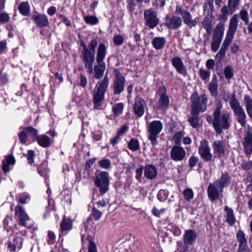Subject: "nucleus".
I'll list each match as a JSON object with an SVG mask.
<instances>
[{
    "mask_svg": "<svg viewBox=\"0 0 252 252\" xmlns=\"http://www.w3.org/2000/svg\"><path fill=\"white\" fill-rule=\"evenodd\" d=\"M212 147L214 150V153L218 155V157L220 158L224 156L225 153V144L221 140L215 141Z\"/></svg>",
    "mask_w": 252,
    "mask_h": 252,
    "instance_id": "nucleus-23",
    "label": "nucleus"
},
{
    "mask_svg": "<svg viewBox=\"0 0 252 252\" xmlns=\"http://www.w3.org/2000/svg\"><path fill=\"white\" fill-rule=\"evenodd\" d=\"M145 106L146 102L143 98L139 97L135 98L133 111L137 117L140 118L143 115Z\"/></svg>",
    "mask_w": 252,
    "mask_h": 252,
    "instance_id": "nucleus-18",
    "label": "nucleus"
},
{
    "mask_svg": "<svg viewBox=\"0 0 252 252\" xmlns=\"http://www.w3.org/2000/svg\"><path fill=\"white\" fill-rule=\"evenodd\" d=\"M165 42L166 40L164 37H156L153 39L152 44L156 50H161L164 47Z\"/></svg>",
    "mask_w": 252,
    "mask_h": 252,
    "instance_id": "nucleus-34",
    "label": "nucleus"
},
{
    "mask_svg": "<svg viewBox=\"0 0 252 252\" xmlns=\"http://www.w3.org/2000/svg\"><path fill=\"white\" fill-rule=\"evenodd\" d=\"M172 65L176 69V71L183 76L187 75V70L182 59L179 57H174L171 60Z\"/></svg>",
    "mask_w": 252,
    "mask_h": 252,
    "instance_id": "nucleus-19",
    "label": "nucleus"
},
{
    "mask_svg": "<svg viewBox=\"0 0 252 252\" xmlns=\"http://www.w3.org/2000/svg\"><path fill=\"white\" fill-rule=\"evenodd\" d=\"M231 177L227 172L222 173L220 177L215 182L220 188L223 190L224 188L227 187L230 183Z\"/></svg>",
    "mask_w": 252,
    "mask_h": 252,
    "instance_id": "nucleus-26",
    "label": "nucleus"
},
{
    "mask_svg": "<svg viewBox=\"0 0 252 252\" xmlns=\"http://www.w3.org/2000/svg\"><path fill=\"white\" fill-rule=\"evenodd\" d=\"M107 53L106 47L104 43H100L96 52V61L97 63H104L103 60Z\"/></svg>",
    "mask_w": 252,
    "mask_h": 252,
    "instance_id": "nucleus-27",
    "label": "nucleus"
},
{
    "mask_svg": "<svg viewBox=\"0 0 252 252\" xmlns=\"http://www.w3.org/2000/svg\"><path fill=\"white\" fill-rule=\"evenodd\" d=\"M28 135L30 136L33 141H35L37 138L38 131L32 126H28L24 128Z\"/></svg>",
    "mask_w": 252,
    "mask_h": 252,
    "instance_id": "nucleus-40",
    "label": "nucleus"
},
{
    "mask_svg": "<svg viewBox=\"0 0 252 252\" xmlns=\"http://www.w3.org/2000/svg\"><path fill=\"white\" fill-rule=\"evenodd\" d=\"M145 25L150 29L156 27L159 23L157 14L152 9L145 10L144 13Z\"/></svg>",
    "mask_w": 252,
    "mask_h": 252,
    "instance_id": "nucleus-10",
    "label": "nucleus"
},
{
    "mask_svg": "<svg viewBox=\"0 0 252 252\" xmlns=\"http://www.w3.org/2000/svg\"><path fill=\"white\" fill-rule=\"evenodd\" d=\"M144 176L149 180H153L156 178L158 171L156 167L152 164L146 165L144 167Z\"/></svg>",
    "mask_w": 252,
    "mask_h": 252,
    "instance_id": "nucleus-25",
    "label": "nucleus"
},
{
    "mask_svg": "<svg viewBox=\"0 0 252 252\" xmlns=\"http://www.w3.org/2000/svg\"><path fill=\"white\" fill-rule=\"evenodd\" d=\"M32 19L37 28L47 27L49 25L47 17L44 14L37 13L32 16Z\"/></svg>",
    "mask_w": 252,
    "mask_h": 252,
    "instance_id": "nucleus-20",
    "label": "nucleus"
},
{
    "mask_svg": "<svg viewBox=\"0 0 252 252\" xmlns=\"http://www.w3.org/2000/svg\"><path fill=\"white\" fill-rule=\"evenodd\" d=\"M223 190L215 183H210L207 188V193L209 198L214 201L219 198L220 194H222Z\"/></svg>",
    "mask_w": 252,
    "mask_h": 252,
    "instance_id": "nucleus-15",
    "label": "nucleus"
},
{
    "mask_svg": "<svg viewBox=\"0 0 252 252\" xmlns=\"http://www.w3.org/2000/svg\"><path fill=\"white\" fill-rule=\"evenodd\" d=\"M224 73L225 78L227 79H230L233 76L232 69L229 66H226L224 68Z\"/></svg>",
    "mask_w": 252,
    "mask_h": 252,
    "instance_id": "nucleus-58",
    "label": "nucleus"
},
{
    "mask_svg": "<svg viewBox=\"0 0 252 252\" xmlns=\"http://www.w3.org/2000/svg\"><path fill=\"white\" fill-rule=\"evenodd\" d=\"M240 0H228V5L235 12L240 4Z\"/></svg>",
    "mask_w": 252,
    "mask_h": 252,
    "instance_id": "nucleus-53",
    "label": "nucleus"
},
{
    "mask_svg": "<svg viewBox=\"0 0 252 252\" xmlns=\"http://www.w3.org/2000/svg\"><path fill=\"white\" fill-rule=\"evenodd\" d=\"M244 151L247 157L252 154V127L248 126L243 142Z\"/></svg>",
    "mask_w": 252,
    "mask_h": 252,
    "instance_id": "nucleus-13",
    "label": "nucleus"
},
{
    "mask_svg": "<svg viewBox=\"0 0 252 252\" xmlns=\"http://www.w3.org/2000/svg\"><path fill=\"white\" fill-rule=\"evenodd\" d=\"M191 110L196 112H204L207 109L208 97L205 94L199 95L197 93L193 94L190 97Z\"/></svg>",
    "mask_w": 252,
    "mask_h": 252,
    "instance_id": "nucleus-4",
    "label": "nucleus"
},
{
    "mask_svg": "<svg viewBox=\"0 0 252 252\" xmlns=\"http://www.w3.org/2000/svg\"><path fill=\"white\" fill-rule=\"evenodd\" d=\"M204 10L208 11V13L212 14L214 10L213 0H207L204 6Z\"/></svg>",
    "mask_w": 252,
    "mask_h": 252,
    "instance_id": "nucleus-43",
    "label": "nucleus"
},
{
    "mask_svg": "<svg viewBox=\"0 0 252 252\" xmlns=\"http://www.w3.org/2000/svg\"><path fill=\"white\" fill-rule=\"evenodd\" d=\"M124 105L123 103H115L112 106V111L115 116L118 117L120 115L124 110Z\"/></svg>",
    "mask_w": 252,
    "mask_h": 252,
    "instance_id": "nucleus-41",
    "label": "nucleus"
},
{
    "mask_svg": "<svg viewBox=\"0 0 252 252\" xmlns=\"http://www.w3.org/2000/svg\"><path fill=\"white\" fill-rule=\"evenodd\" d=\"M19 139L22 144H25L28 141V135L24 129L18 134Z\"/></svg>",
    "mask_w": 252,
    "mask_h": 252,
    "instance_id": "nucleus-54",
    "label": "nucleus"
},
{
    "mask_svg": "<svg viewBox=\"0 0 252 252\" xmlns=\"http://www.w3.org/2000/svg\"><path fill=\"white\" fill-rule=\"evenodd\" d=\"M222 107L221 101H218L215 104L213 113V126L216 133L219 135L222 133L223 129H228L231 126L230 113L226 111H222Z\"/></svg>",
    "mask_w": 252,
    "mask_h": 252,
    "instance_id": "nucleus-1",
    "label": "nucleus"
},
{
    "mask_svg": "<svg viewBox=\"0 0 252 252\" xmlns=\"http://www.w3.org/2000/svg\"><path fill=\"white\" fill-rule=\"evenodd\" d=\"M15 215L18 219V223L23 226L30 227L28 222L30 220V218L26 212L25 209L20 205H17L15 208Z\"/></svg>",
    "mask_w": 252,
    "mask_h": 252,
    "instance_id": "nucleus-11",
    "label": "nucleus"
},
{
    "mask_svg": "<svg viewBox=\"0 0 252 252\" xmlns=\"http://www.w3.org/2000/svg\"><path fill=\"white\" fill-rule=\"evenodd\" d=\"M22 246L21 239L20 238H16L13 239L12 241H9L8 242L7 248L10 252L19 251Z\"/></svg>",
    "mask_w": 252,
    "mask_h": 252,
    "instance_id": "nucleus-33",
    "label": "nucleus"
},
{
    "mask_svg": "<svg viewBox=\"0 0 252 252\" xmlns=\"http://www.w3.org/2000/svg\"><path fill=\"white\" fill-rule=\"evenodd\" d=\"M126 3L127 9L131 13H132L134 11L136 5L135 0H126Z\"/></svg>",
    "mask_w": 252,
    "mask_h": 252,
    "instance_id": "nucleus-55",
    "label": "nucleus"
},
{
    "mask_svg": "<svg viewBox=\"0 0 252 252\" xmlns=\"http://www.w3.org/2000/svg\"><path fill=\"white\" fill-rule=\"evenodd\" d=\"M175 13L181 15L184 24L190 28L196 26L199 21L198 17H196L194 19H192L191 14L190 12L182 8L179 5H177L176 6Z\"/></svg>",
    "mask_w": 252,
    "mask_h": 252,
    "instance_id": "nucleus-9",
    "label": "nucleus"
},
{
    "mask_svg": "<svg viewBox=\"0 0 252 252\" xmlns=\"http://www.w3.org/2000/svg\"><path fill=\"white\" fill-rule=\"evenodd\" d=\"M72 222L69 219L64 218L60 224L61 230L62 232L68 231L71 229Z\"/></svg>",
    "mask_w": 252,
    "mask_h": 252,
    "instance_id": "nucleus-35",
    "label": "nucleus"
},
{
    "mask_svg": "<svg viewBox=\"0 0 252 252\" xmlns=\"http://www.w3.org/2000/svg\"><path fill=\"white\" fill-rule=\"evenodd\" d=\"M220 12L221 13L226 14L227 15L229 14H232L234 12L232 9H231L228 5H223L220 9Z\"/></svg>",
    "mask_w": 252,
    "mask_h": 252,
    "instance_id": "nucleus-63",
    "label": "nucleus"
},
{
    "mask_svg": "<svg viewBox=\"0 0 252 252\" xmlns=\"http://www.w3.org/2000/svg\"><path fill=\"white\" fill-rule=\"evenodd\" d=\"M208 89L212 96H216L218 95V83L216 79H213L209 84Z\"/></svg>",
    "mask_w": 252,
    "mask_h": 252,
    "instance_id": "nucleus-39",
    "label": "nucleus"
},
{
    "mask_svg": "<svg viewBox=\"0 0 252 252\" xmlns=\"http://www.w3.org/2000/svg\"><path fill=\"white\" fill-rule=\"evenodd\" d=\"M98 65L94 66V77L95 79H99L101 78L105 70V64L104 63H97Z\"/></svg>",
    "mask_w": 252,
    "mask_h": 252,
    "instance_id": "nucleus-32",
    "label": "nucleus"
},
{
    "mask_svg": "<svg viewBox=\"0 0 252 252\" xmlns=\"http://www.w3.org/2000/svg\"><path fill=\"white\" fill-rule=\"evenodd\" d=\"M102 212L96 208L93 207L92 209V216L94 220L97 221L100 219L102 216Z\"/></svg>",
    "mask_w": 252,
    "mask_h": 252,
    "instance_id": "nucleus-56",
    "label": "nucleus"
},
{
    "mask_svg": "<svg viewBox=\"0 0 252 252\" xmlns=\"http://www.w3.org/2000/svg\"><path fill=\"white\" fill-rule=\"evenodd\" d=\"M236 237L239 243L238 252H246L248 250L249 247L247 245V240L244 232L239 230L237 231Z\"/></svg>",
    "mask_w": 252,
    "mask_h": 252,
    "instance_id": "nucleus-22",
    "label": "nucleus"
},
{
    "mask_svg": "<svg viewBox=\"0 0 252 252\" xmlns=\"http://www.w3.org/2000/svg\"><path fill=\"white\" fill-rule=\"evenodd\" d=\"M200 77L203 80H207L210 76V71L209 70L201 68L199 71Z\"/></svg>",
    "mask_w": 252,
    "mask_h": 252,
    "instance_id": "nucleus-52",
    "label": "nucleus"
},
{
    "mask_svg": "<svg viewBox=\"0 0 252 252\" xmlns=\"http://www.w3.org/2000/svg\"><path fill=\"white\" fill-rule=\"evenodd\" d=\"M168 196V191L166 190L160 189L158 192L157 197L160 201H165Z\"/></svg>",
    "mask_w": 252,
    "mask_h": 252,
    "instance_id": "nucleus-47",
    "label": "nucleus"
},
{
    "mask_svg": "<svg viewBox=\"0 0 252 252\" xmlns=\"http://www.w3.org/2000/svg\"><path fill=\"white\" fill-rule=\"evenodd\" d=\"M87 240L89 242L88 252H96V247L95 244L93 241V238L91 236H88Z\"/></svg>",
    "mask_w": 252,
    "mask_h": 252,
    "instance_id": "nucleus-49",
    "label": "nucleus"
},
{
    "mask_svg": "<svg viewBox=\"0 0 252 252\" xmlns=\"http://www.w3.org/2000/svg\"><path fill=\"white\" fill-rule=\"evenodd\" d=\"M244 102L247 113L252 119V99L249 95H245L244 96Z\"/></svg>",
    "mask_w": 252,
    "mask_h": 252,
    "instance_id": "nucleus-36",
    "label": "nucleus"
},
{
    "mask_svg": "<svg viewBox=\"0 0 252 252\" xmlns=\"http://www.w3.org/2000/svg\"><path fill=\"white\" fill-rule=\"evenodd\" d=\"M229 105L237 121L241 126L245 127L247 126V116L244 109L240 105V103L236 97H235L234 95L232 96L231 100L229 101Z\"/></svg>",
    "mask_w": 252,
    "mask_h": 252,
    "instance_id": "nucleus-3",
    "label": "nucleus"
},
{
    "mask_svg": "<svg viewBox=\"0 0 252 252\" xmlns=\"http://www.w3.org/2000/svg\"><path fill=\"white\" fill-rule=\"evenodd\" d=\"M94 184L98 188L100 195L105 194L109 190L110 184L108 173L101 171L98 174H95Z\"/></svg>",
    "mask_w": 252,
    "mask_h": 252,
    "instance_id": "nucleus-5",
    "label": "nucleus"
},
{
    "mask_svg": "<svg viewBox=\"0 0 252 252\" xmlns=\"http://www.w3.org/2000/svg\"><path fill=\"white\" fill-rule=\"evenodd\" d=\"M30 199L29 194L25 193L20 196L18 201L21 204H26L30 200Z\"/></svg>",
    "mask_w": 252,
    "mask_h": 252,
    "instance_id": "nucleus-61",
    "label": "nucleus"
},
{
    "mask_svg": "<svg viewBox=\"0 0 252 252\" xmlns=\"http://www.w3.org/2000/svg\"><path fill=\"white\" fill-rule=\"evenodd\" d=\"M224 210L226 213L225 222L230 226H233L236 222V219L233 210L232 209L229 208L226 206H225Z\"/></svg>",
    "mask_w": 252,
    "mask_h": 252,
    "instance_id": "nucleus-30",
    "label": "nucleus"
},
{
    "mask_svg": "<svg viewBox=\"0 0 252 252\" xmlns=\"http://www.w3.org/2000/svg\"><path fill=\"white\" fill-rule=\"evenodd\" d=\"M20 13L23 16H29L30 13V7L28 2H22L18 6Z\"/></svg>",
    "mask_w": 252,
    "mask_h": 252,
    "instance_id": "nucleus-37",
    "label": "nucleus"
},
{
    "mask_svg": "<svg viewBox=\"0 0 252 252\" xmlns=\"http://www.w3.org/2000/svg\"><path fill=\"white\" fill-rule=\"evenodd\" d=\"M186 151L183 147L178 145L174 146L170 151V158L174 161H181L186 156Z\"/></svg>",
    "mask_w": 252,
    "mask_h": 252,
    "instance_id": "nucleus-17",
    "label": "nucleus"
},
{
    "mask_svg": "<svg viewBox=\"0 0 252 252\" xmlns=\"http://www.w3.org/2000/svg\"><path fill=\"white\" fill-rule=\"evenodd\" d=\"M10 20L9 15L5 12H2L0 14V23L1 24L7 23Z\"/></svg>",
    "mask_w": 252,
    "mask_h": 252,
    "instance_id": "nucleus-59",
    "label": "nucleus"
},
{
    "mask_svg": "<svg viewBox=\"0 0 252 252\" xmlns=\"http://www.w3.org/2000/svg\"><path fill=\"white\" fill-rule=\"evenodd\" d=\"M183 195L185 199L187 201H189L193 198L194 193L191 189L187 188L184 190Z\"/></svg>",
    "mask_w": 252,
    "mask_h": 252,
    "instance_id": "nucleus-45",
    "label": "nucleus"
},
{
    "mask_svg": "<svg viewBox=\"0 0 252 252\" xmlns=\"http://www.w3.org/2000/svg\"><path fill=\"white\" fill-rule=\"evenodd\" d=\"M84 20L87 24L91 25H95L98 22V18L95 16H86Z\"/></svg>",
    "mask_w": 252,
    "mask_h": 252,
    "instance_id": "nucleus-50",
    "label": "nucleus"
},
{
    "mask_svg": "<svg viewBox=\"0 0 252 252\" xmlns=\"http://www.w3.org/2000/svg\"><path fill=\"white\" fill-rule=\"evenodd\" d=\"M183 240L185 243L183 247V252L188 251V247L187 245H191L195 242L197 234L195 230L192 229H188L185 231L183 236Z\"/></svg>",
    "mask_w": 252,
    "mask_h": 252,
    "instance_id": "nucleus-16",
    "label": "nucleus"
},
{
    "mask_svg": "<svg viewBox=\"0 0 252 252\" xmlns=\"http://www.w3.org/2000/svg\"><path fill=\"white\" fill-rule=\"evenodd\" d=\"M239 16L240 18L244 22L246 25L249 24V16L248 12L246 9H242L239 12Z\"/></svg>",
    "mask_w": 252,
    "mask_h": 252,
    "instance_id": "nucleus-48",
    "label": "nucleus"
},
{
    "mask_svg": "<svg viewBox=\"0 0 252 252\" xmlns=\"http://www.w3.org/2000/svg\"><path fill=\"white\" fill-rule=\"evenodd\" d=\"M99 166L105 169H108L111 166L110 160L108 159H104L99 161Z\"/></svg>",
    "mask_w": 252,
    "mask_h": 252,
    "instance_id": "nucleus-60",
    "label": "nucleus"
},
{
    "mask_svg": "<svg viewBox=\"0 0 252 252\" xmlns=\"http://www.w3.org/2000/svg\"><path fill=\"white\" fill-rule=\"evenodd\" d=\"M199 159L197 157L192 156L189 158V162L190 168H192L198 163Z\"/></svg>",
    "mask_w": 252,
    "mask_h": 252,
    "instance_id": "nucleus-62",
    "label": "nucleus"
},
{
    "mask_svg": "<svg viewBox=\"0 0 252 252\" xmlns=\"http://www.w3.org/2000/svg\"><path fill=\"white\" fill-rule=\"evenodd\" d=\"M98 45V41L97 39L95 38H94L92 39L88 46V50L89 51H91V52L95 53V48Z\"/></svg>",
    "mask_w": 252,
    "mask_h": 252,
    "instance_id": "nucleus-51",
    "label": "nucleus"
},
{
    "mask_svg": "<svg viewBox=\"0 0 252 252\" xmlns=\"http://www.w3.org/2000/svg\"><path fill=\"white\" fill-rule=\"evenodd\" d=\"M124 41V39L123 37L120 34H117L113 37V42L116 45H121L123 43Z\"/></svg>",
    "mask_w": 252,
    "mask_h": 252,
    "instance_id": "nucleus-57",
    "label": "nucleus"
},
{
    "mask_svg": "<svg viewBox=\"0 0 252 252\" xmlns=\"http://www.w3.org/2000/svg\"><path fill=\"white\" fill-rule=\"evenodd\" d=\"M232 40V38L226 36L220 50L225 53Z\"/></svg>",
    "mask_w": 252,
    "mask_h": 252,
    "instance_id": "nucleus-46",
    "label": "nucleus"
},
{
    "mask_svg": "<svg viewBox=\"0 0 252 252\" xmlns=\"http://www.w3.org/2000/svg\"><path fill=\"white\" fill-rule=\"evenodd\" d=\"M241 167L244 170L252 169V160L243 162L241 165Z\"/></svg>",
    "mask_w": 252,
    "mask_h": 252,
    "instance_id": "nucleus-64",
    "label": "nucleus"
},
{
    "mask_svg": "<svg viewBox=\"0 0 252 252\" xmlns=\"http://www.w3.org/2000/svg\"><path fill=\"white\" fill-rule=\"evenodd\" d=\"M214 25L213 22V16L212 14L210 16H206L204 18L202 22V27L206 30V32L210 34L212 32L213 27Z\"/></svg>",
    "mask_w": 252,
    "mask_h": 252,
    "instance_id": "nucleus-28",
    "label": "nucleus"
},
{
    "mask_svg": "<svg viewBox=\"0 0 252 252\" xmlns=\"http://www.w3.org/2000/svg\"><path fill=\"white\" fill-rule=\"evenodd\" d=\"M94 53L89 50L82 52L83 61L85 67L89 74L93 72V64L94 62Z\"/></svg>",
    "mask_w": 252,
    "mask_h": 252,
    "instance_id": "nucleus-14",
    "label": "nucleus"
},
{
    "mask_svg": "<svg viewBox=\"0 0 252 252\" xmlns=\"http://www.w3.org/2000/svg\"><path fill=\"white\" fill-rule=\"evenodd\" d=\"M109 83V78L107 74L105 75L102 80L97 82L93 93V102L94 108H98L101 106Z\"/></svg>",
    "mask_w": 252,
    "mask_h": 252,
    "instance_id": "nucleus-2",
    "label": "nucleus"
},
{
    "mask_svg": "<svg viewBox=\"0 0 252 252\" xmlns=\"http://www.w3.org/2000/svg\"><path fill=\"white\" fill-rule=\"evenodd\" d=\"M113 73L115 78L113 81L112 87L113 93L114 95H118L120 94L124 90L126 79L118 68L114 69Z\"/></svg>",
    "mask_w": 252,
    "mask_h": 252,
    "instance_id": "nucleus-7",
    "label": "nucleus"
},
{
    "mask_svg": "<svg viewBox=\"0 0 252 252\" xmlns=\"http://www.w3.org/2000/svg\"><path fill=\"white\" fill-rule=\"evenodd\" d=\"M238 27L237 15H234L230 20L228 30L226 33L227 37L233 39Z\"/></svg>",
    "mask_w": 252,
    "mask_h": 252,
    "instance_id": "nucleus-24",
    "label": "nucleus"
},
{
    "mask_svg": "<svg viewBox=\"0 0 252 252\" xmlns=\"http://www.w3.org/2000/svg\"><path fill=\"white\" fill-rule=\"evenodd\" d=\"M169 103V98L168 95H162L159 97L158 105L159 108L164 109L166 108Z\"/></svg>",
    "mask_w": 252,
    "mask_h": 252,
    "instance_id": "nucleus-38",
    "label": "nucleus"
},
{
    "mask_svg": "<svg viewBox=\"0 0 252 252\" xmlns=\"http://www.w3.org/2000/svg\"><path fill=\"white\" fill-rule=\"evenodd\" d=\"M198 153L201 158L205 162L212 160L213 155L211 152V149L207 140H203L201 141L200 145L198 149Z\"/></svg>",
    "mask_w": 252,
    "mask_h": 252,
    "instance_id": "nucleus-12",
    "label": "nucleus"
},
{
    "mask_svg": "<svg viewBox=\"0 0 252 252\" xmlns=\"http://www.w3.org/2000/svg\"><path fill=\"white\" fill-rule=\"evenodd\" d=\"M162 129V124L159 121H153L151 122L147 127L149 133L148 138L151 141L153 146L158 144L157 137L158 134Z\"/></svg>",
    "mask_w": 252,
    "mask_h": 252,
    "instance_id": "nucleus-6",
    "label": "nucleus"
},
{
    "mask_svg": "<svg viewBox=\"0 0 252 252\" xmlns=\"http://www.w3.org/2000/svg\"><path fill=\"white\" fill-rule=\"evenodd\" d=\"M199 113L191 110L190 115L188 119V121L193 128H197L199 126Z\"/></svg>",
    "mask_w": 252,
    "mask_h": 252,
    "instance_id": "nucleus-29",
    "label": "nucleus"
},
{
    "mask_svg": "<svg viewBox=\"0 0 252 252\" xmlns=\"http://www.w3.org/2000/svg\"><path fill=\"white\" fill-rule=\"evenodd\" d=\"M185 135V132L183 131L176 132L173 136V139L177 145H179L181 143L182 139Z\"/></svg>",
    "mask_w": 252,
    "mask_h": 252,
    "instance_id": "nucleus-44",
    "label": "nucleus"
},
{
    "mask_svg": "<svg viewBox=\"0 0 252 252\" xmlns=\"http://www.w3.org/2000/svg\"><path fill=\"white\" fill-rule=\"evenodd\" d=\"M127 148L132 151L139 150L140 146L138 140L136 139L132 138L128 143Z\"/></svg>",
    "mask_w": 252,
    "mask_h": 252,
    "instance_id": "nucleus-42",
    "label": "nucleus"
},
{
    "mask_svg": "<svg viewBox=\"0 0 252 252\" xmlns=\"http://www.w3.org/2000/svg\"><path fill=\"white\" fill-rule=\"evenodd\" d=\"M224 27L222 22L219 23L215 27L213 35V40L211 44V49L214 52H216L219 48L223 35Z\"/></svg>",
    "mask_w": 252,
    "mask_h": 252,
    "instance_id": "nucleus-8",
    "label": "nucleus"
},
{
    "mask_svg": "<svg viewBox=\"0 0 252 252\" xmlns=\"http://www.w3.org/2000/svg\"><path fill=\"white\" fill-rule=\"evenodd\" d=\"M36 140L38 144L43 148L49 147L53 143V140L44 134L39 135Z\"/></svg>",
    "mask_w": 252,
    "mask_h": 252,
    "instance_id": "nucleus-31",
    "label": "nucleus"
},
{
    "mask_svg": "<svg viewBox=\"0 0 252 252\" xmlns=\"http://www.w3.org/2000/svg\"><path fill=\"white\" fill-rule=\"evenodd\" d=\"M182 24L181 18L177 16H173L171 18L166 17V26L171 30H175L180 28Z\"/></svg>",
    "mask_w": 252,
    "mask_h": 252,
    "instance_id": "nucleus-21",
    "label": "nucleus"
}]
</instances>
